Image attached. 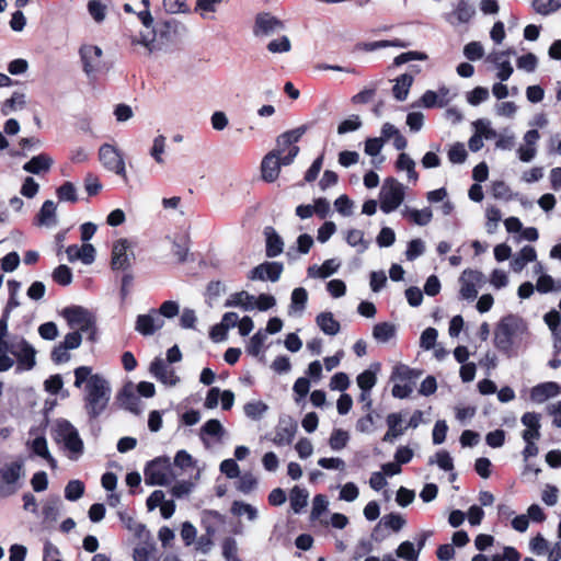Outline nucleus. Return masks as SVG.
I'll use <instances>...</instances> for the list:
<instances>
[{
	"instance_id": "obj_14",
	"label": "nucleus",
	"mask_w": 561,
	"mask_h": 561,
	"mask_svg": "<svg viewBox=\"0 0 561 561\" xmlns=\"http://www.w3.org/2000/svg\"><path fill=\"white\" fill-rule=\"evenodd\" d=\"M297 432V423L290 417L280 419L272 442L277 446L290 445Z\"/></svg>"
},
{
	"instance_id": "obj_51",
	"label": "nucleus",
	"mask_w": 561,
	"mask_h": 561,
	"mask_svg": "<svg viewBox=\"0 0 561 561\" xmlns=\"http://www.w3.org/2000/svg\"><path fill=\"white\" fill-rule=\"evenodd\" d=\"M376 374L369 369L364 370L357 376V385L364 392H370L371 388L376 385Z\"/></svg>"
},
{
	"instance_id": "obj_12",
	"label": "nucleus",
	"mask_w": 561,
	"mask_h": 561,
	"mask_svg": "<svg viewBox=\"0 0 561 561\" xmlns=\"http://www.w3.org/2000/svg\"><path fill=\"white\" fill-rule=\"evenodd\" d=\"M284 265L280 262H264L259 264L249 274V278L254 280H271L277 282L283 273Z\"/></svg>"
},
{
	"instance_id": "obj_24",
	"label": "nucleus",
	"mask_w": 561,
	"mask_h": 561,
	"mask_svg": "<svg viewBox=\"0 0 561 561\" xmlns=\"http://www.w3.org/2000/svg\"><path fill=\"white\" fill-rule=\"evenodd\" d=\"M422 375V370L410 368L405 364H397L393 367L391 379L404 381L405 383L413 385L414 381Z\"/></svg>"
},
{
	"instance_id": "obj_43",
	"label": "nucleus",
	"mask_w": 561,
	"mask_h": 561,
	"mask_svg": "<svg viewBox=\"0 0 561 561\" xmlns=\"http://www.w3.org/2000/svg\"><path fill=\"white\" fill-rule=\"evenodd\" d=\"M265 339L266 335L262 331H257L250 337L247 345V352L252 356H257L263 350Z\"/></svg>"
},
{
	"instance_id": "obj_33",
	"label": "nucleus",
	"mask_w": 561,
	"mask_h": 561,
	"mask_svg": "<svg viewBox=\"0 0 561 561\" xmlns=\"http://www.w3.org/2000/svg\"><path fill=\"white\" fill-rule=\"evenodd\" d=\"M396 335V327L390 322H380L374 325L373 336L379 342H388Z\"/></svg>"
},
{
	"instance_id": "obj_60",
	"label": "nucleus",
	"mask_w": 561,
	"mask_h": 561,
	"mask_svg": "<svg viewBox=\"0 0 561 561\" xmlns=\"http://www.w3.org/2000/svg\"><path fill=\"white\" fill-rule=\"evenodd\" d=\"M468 157L463 144L456 142L448 151V159L453 163H463Z\"/></svg>"
},
{
	"instance_id": "obj_45",
	"label": "nucleus",
	"mask_w": 561,
	"mask_h": 561,
	"mask_svg": "<svg viewBox=\"0 0 561 561\" xmlns=\"http://www.w3.org/2000/svg\"><path fill=\"white\" fill-rule=\"evenodd\" d=\"M53 279L61 286H68L72 282V272L67 265H59L53 272Z\"/></svg>"
},
{
	"instance_id": "obj_13",
	"label": "nucleus",
	"mask_w": 561,
	"mask_h": 561,
	"mask_svg": "<svg viewBox=\"0 0 561 561\" xmlns=\"http://www.w3.org/2000/svg\"><path fill=\"white\" fill-rule=\"evenodd\" d=\"M128 241L126 239L117 240L112 249L111 267L113 271L126 272L130 268V260L127 254Z\"/></svg>"
},
{
	"instance_id": "obj_55",
	"label": "nucleus",
	"mask_w": 561,
	"mask_h": 561,
	"mask_svg": "<svg viewBox=\"0 0 561 561\" xmlns=\"http://www.w3.org/2000/svg\"><path fill=\"white\" fill-rule=\"evenodd\" d=\"M308 300V293L304 287H297L291 293V307L296 310H304Z\"/></svg>"
},
{
	"instance_id": "obj_30",
	"label": "nucleus",
	"mask_w": 561,
	"mask_h": 561,
	"mask_svg": "<svg viewBox=\"0 0 561 561\" xmlns=\"http://www.w3.org/2000/svg\"><path fill=\"white\" fill-rule=\"evenodd\" d=\"M514 51L512 49H508L506 51H500L494 54V57L492 58V61L499 65V71L496 77L501 81H506L513 73V67L508 60L500 61L502 57L508 56L513 54Z\"/></svg>"
},
{
	"instance_id": "obj_4",
	"label": "nucleus",
	"mask_w": 561,
	"mask_h": 561,
	"mask_svg": "<svg viewBox=\"0 0 561 561\" xmlns=\"http://www.w3.org/2000/svg\"><path fill=\"white\" fill-rule=\"evenodd\" d=\"M380 209L386 213H392L404 201V186L394 178H387L379 194Z\"/></svg>"
},
{
	"instance_id": "obj_44",
	"label": "nucleus",
	"mask_w": 561,
	"mask_h": 561,
	"mask_svg": "<svg viewBox=\"0 0 561 561\" xmlns=\"http://www.w3.org/2000/svg\"><path fill=\"white\" fill-rule=\"evenodd\" d=\"M57 196L60 201L77 203L78 196L73 183L67 181L57 188Z\"/></svg>"
},
{
	"instance_id": "obj_61",
	"label": "nucleus",
	"mask_w": 561,
	"mask_h": 561,
	"mask_svg": "<svg viewBox=\"0 0 561 561\" xmlns=\"http://www.w3.org/2000/svg\"><path fill=\"white\" fill-rule=\"evenodd\" d=\"M538 64V59L535 54L527 53L517 58V67L527 72H533L536 70Z\"/></svg>"
},
{
	"instance_id": "obj_18",
	"label": "nucleus",
	"mask_w": 561,
	"mask_h": 561,
	"mask_svg": "<svg viewBox=\"0 0 561 561\" xmlns=\"http://www.w3.org/2000/svg\"><path fill=\"white\" fill-rule=\"evenodd\" d=\"M282 28H284V23L271 13H259L255 18L254 33L256 35H270Z\"/></svg>"
},
{
	"instance_id": "obj_25",
	"label": "nucleus",
	"mask_w": 561,
	"mask_h": 561,
	"mask_svg": "<svg viewBox=\"0 0 561 561\" xmlns=\"http://www.w3.org/2000/svg\"><path fill=\"white\" fill-rule=\"evenodd\" d=\"M316 322L324 334L335 335L340 332V322L334 319L333 313L330 311L319 313Z\"/></svg>"
},
{
	"instance_id": "obj_50",
	"label": "nucleus",
	"mask_w": 561,
	"mask_h": 561,
	"mask_svg": "<svg viewBox=\"0 0 561 561\" xmlns=\"http://www.w3.org/2000/svg\"><path fill=\"white\" fill-rule=\"evenodd\" d=\"M421 102L423 106L427 108L433 107H444L447 105L448 100H443L438 98V94L435 91L427 90L421 98Z\"/></svg>"
},
{
	"instance_id": "obj_64",
	"label": "nucleus",
	"mask_w": 561,
	"mask_h": 561,
	"mask_svg": "<svg viewBox=\"0 0 561 561\" xmlns=\"http://www.w3.org/2000/svg\"><path fill=\"white\" fill-rule=\"evenodd\" d=\"M362 126V122L358 115H352L350 118L342 121L337 126V133L340 135L355 131Z\"/></svg>"
},
{
	"instance_id": "obj_52",
	"label": "nucleus",
	"mask_w": 561,
	"mask_h": 561,
	"mask_svg": "<svg viewBox=\"0 0 561 561\" xmlns=\"http://www.w3.org/2000/svg\"><path fill=\"white\" fill-rule=\"evenodd\" d=\"M266 410L267 405L262 401H252L244 405L245 415L252 420L261 419Z\"/></svg>"
},
{
	"instance_id": "obj_8",
	"label": "nucleus",
	"mask_w": 561,
	"mask_h": 561,
	"mask_svg": "<svg viewBox=\"0 0 561 561\" xmlns=\"http://www.w3.org/2000/svg\"><path fill=\"white\" fill-rule=\"evenodd\" d=\"M484 275L482 272L478 270L467 268L465 270L460 277V290L459 295L462 299L473 300L478 296V286H481L483 283Z\"/></svg>"
},
{
	"instance_id": "obj_17",
	"label": "nucleus",
	"mask_w": 561,
	"mask_h": 561,
	"mask_svg": "<svg viewBox=\"0 0 561 561\" xmlns=\"http://www.w3.org/2000/svg\"><path fill=\"white\" fill-rule=\"evenodd\" d=\"M279 153H280L279 150L271 151L262 160V163H261L262 179L267 183L274 182L279 175V171H280Z\"/></svg>"
},
{
	"instance_id": "obj_26",
	"label": "nucleus",
	"mask_w": 561,
	"mask_h": 561,
	"mask_svg": "<svg viewBox=\"0 0 561 561\" xmlns=\"http://www.w3.org/2000/svg\"><path fill=\"white\" fill-rule=\"evenodd\" d=\"M266 234V256L275 257L283 252L284 242L272 227L265 229Z\"/></svg>"
},
{
	"instance_id": "obj_9",
	"label": "nucleus",
	"mask_w": 561,
	"mask_h": 561,
	"mask_svg": "<svg viewBox=\"0 0 561 561\" xmlns=\"http://www.w3.org/2000/svg\"><path fill=\"white\" fill-rule=\"evenodd\" d=\"M99 158L107 170L125 176V162L115 147L108 144L102 145L99 150Z\"/></svg>"
},
{
	"instance_id": "obj_2",
	"label": "nucleus",
	"mask_w": 561,
	"mask_h": 561,
	"mask_svg": "<svg viewBox=\"0 0 561 561\" xmlns=\"http://www.w3.org/2000/svg\"><path fill=\"white\" fill-rule=\"evenodd\" d=\"M185 31V25L175 19L159 21L152 27V38L149 39L145 36L138 38L137 36H133L130 44L144 45L149 51H152L156 48H160L162 45L176 41Z\"/></svg>"
},
{
	"instance_id": "obj_1",
	"label": "nucleus",
	"mask_w": 561,
	"mask_h": 561,
	"mask_svg": "<svg viewBox=\"0 0 561 561\" xmlns=\"http://www.w3.org/2000/svg\"><path fill=\"white\" fill-rule=\"evenodd\" d=\"M85 383L84 408L91 420L98 419L106 409L111 389L108 382L99 374H92L90 366H79L75 369V387Z\"/></svg>"
},
{
	"instance_id": "obj_57",
	"label": "nucleus",
	"mask_w": 561,
	"mask_h": 561,
	"mask_svg": "<svg viewBox=\"0 0 561 561\" xmlns=\"http://www.w3.org/2000/svg\"><path fill=\"white\" fill-rule=\"evenodd\" d=\"M489 99V90L483 87H476L473 90L467 93V101L471 105H479L480 103Z\"/></svg>"
},
{
	"instance_id": "obj_37",
	"label": "nucleus",
	"mask_w": 561,
	"mask_h": 561,
	"mask_svg": "<svg viewBox=\"0 0 561 561\" xmlns=\"http://www.w3.org/2000/svg\"><path fill=\"white\" fill-rule=\"evenodd\" d=\"M56 205L53 201H45L37 214V220L41 225H49L50 220L55 218Z\"/></svg>"
},
{
	"instance_id": "obj_28",
	"label": "nucleus",
	"mask_w": 561,
	"mask_h": 561,
	"mask_svg": "<svg viewBox=\"0 0 561 561\" xmlns=\"http://www.w3.org/2000/svg\"><path fill=\"white\" fill-rule=\"evenodd\" d=\"M117 400L122 407L126 410L138 414L139 413V398L133 392V390L125 386L117 394Z\"/></svg>"
},
{
	"instance_id": "obj_40",
	"label": "nucleus",
	"mask_w": 561,
	"mask_h": 561,
	"mask_svg": "<svg viewBox=\"0 0 561 561\" xmlns=\"http://www.w3.org/2000/svg\"><path fill=\"white\" fill-rule=\"evenodd\" d=\"M350 439L348 433L344 430H334L330 436L329 444L333 450L343 449Z\"/></svg>"
},
{
	"instance_id": "obj_32",
	"label": "nucleus",
	"mask_w": 561,
	"mask_h": 561,
	"mask_svg": "<svg viewBox=\"0 0 561 561\" xmlns=\"http://www.w3.org/2000/svg\"><path fill=\"white\" fill-rule=\"evenodd\" d=\"M308 492L305 489L295 485L289 493L290 507L295 513L300 511L307 505Z\"/></svg>"
},
{
	"instance_id": "obj_46",
	"label": "nucleus",
	"mask_w": 561,
	"mask_h": 561,
	"mask_svg": "<svg viewBox=\"0 0 561 561\" xmlns=\"http://www.w3.org/2000/svg\"><path fill=\"white\" fill-rule=\"evenodd\" d=\"M32 449H33L34 454L46 459L50 463L55 462V459L51 457V455L48 450L47 442H46L45 437H43V436L36 437L32 443Z\"/></svg>"
},
{
	"instance_id": "obj_58",
	"label": "nucleus",
	"mask_w": 561,
	"mask_h": 561,
	"mask_svg": "<svg viewBox=\"0 0 561 561\" xmlns=\"http://www.w3.org/2000/svg\"><path fill=\"white\" fill-rule=\"evenodd\" d=\"M328 508V500L323 494H317L312 501L311 519L319 518Z\"/></svg>"
},
{
	"instance_id": "obj_6",
	"label": "nucleus",
	"mask_w": 561,
	"mask_h": 561,
	"mask_svg": "<svg viewBox=\"0 0 561 561\" xmlns=\"http://www.w3.org/2000/svg\"><path fill=\"white\" fill-rule=\"evenodd\" d=\"M171 473V463L168 457H157L149 461L145 468V482L148 485H167Z\"/></svg>"
},
{
	"instance_id": "obj_35",
	"label": "nucleus",
	"mask_w": 561,
	"mask_h": 561,
	"mask_svg": "<svg viewBox=\"0 0 561 561\" xmlns=\"http://www.w3.org/2000/svg\"><path fill=\"white\" fill-rule=\"evenodd\" d=\"M306 133V127L300 126L298 128L288 130L283 133L277 138V144L279 146H295L296 142L300 140L302 135Z\"/></svg>"
},
{
	"instance_id": "obj_27",
	"label": "nucleus",
	"mask_w": 561,
	"mask_h": 561,
	"mask_svg": "<svg viewBox=\"0 0 561 561\" xmlns=\"http://www.w3.org/2000/svg\"><path fill=\"white\" fill-rule=\"evenodd\" d=\"M340 267V263H336L334 259L325 260L321 266L312 265L308 267V276L328 278L334 274Z\"/></svg>"
},
{
	"instance_id": "obj_36",
	"label": "nucleus",
	"mask_w": 561,
	"mask_h": 561,
	"mask_svg": "<svg viewBox=\"0 0 561 561\" xmlns=\"http://www.w3.org/2000/svg\"><path fill=\"white\" fill-rule=\"evenodd\" d=\"M84 483L80 480H70L65 488V497L68 501H77L84 493Z\"/></svg>"
},
{
	"instance_id": "obj_16",
	"label": "nucleus",
	"mask_w": 561,
	"mask_h": 561,
	"mask_svg": "<svg viewBox=\"0 0 561 561\" xmlns=\"http://www.w3.org/2000/svg\"><path fill=\"white\" fill-rule=\"evenodd\" d=\"M23 476V462L12 461L10 463H5L0 469V479L1 481L9 486V494H12L16 491V482L22 478Z\"/></svg>"
},
{
	"instance_id": "obj_11",
	"label": "nucleus",
	"mask_w": 561,
	"mask_h": 561,
	"mask_svg": "<svg viewBox=\"0 0 561 561\" xmlns=\"http://www.w3.org/2000/svg\"><path fill=\"white\" fill-rule=\"evenodd\" d=\"M83 71L90 76L99 70L102 49L96 45H82L79 49Z\"/></svg>"
},
{
	"instance_id": "obj_34",
	"label": "nucleus",
	"mask_w": 561,
	"mask_h": 561,
	"mask_svg": "<svg viewBox=\"0 0 561 561\" xmlns=\"http://www.w3.org/2000/svg\"><path fill=\"white\" fill-rule=\"evenodd\" d=\"M25 95L21 92H13L12 96L7 99L1 105V114L3 116L9 115L11 112L15 111L16 107H24L25 105Z\"/></svg>"
},
{
	"instance_id": "obj_10",
	"label": "nucleus",
	"mask_w": 561,
	"mask_h": 561,
	"mask_svg": "<svg viewBox=\"0 0 561 561\" xmlns=\"http://www.w3.org/2000/svg\"><path fill=\"white\" fill-rule=\"evenodd\" d=\"M11 354L15 356L20 370H31L36 365V351L24 337H21L16 342Z\"/></svg>"
},
{
	"instance_id": "obj_15",
	"label": "nucleus",
	"mask_w": 561,
	"mask_h": 561,
	"mask_svg": "<svg viewBox=\"0 0 561 561\" xmlns=\"http://www.w3.org/2000/svg\"><path fill=\"white\" fill-rule=\"evenodd\" d=\"M163 324L164 321L157 314V310L152 309L150 313L137 317L135 329L144 336H148L161 329Z\"/></svg>"
},
{
	"instance_id": "obj_41",
	"label": "nucleus",
	"mask_w": 561,
	"mask_h": 561,
	"mask_svg": "<svg viewBox=\"0 0 561 561\" xmlns=\"http://www.w3.org/2000/svg\"><path fill=\"white\" fill-rule=\"evenodd\" d=\"M409 218L419 226H426L433 218V213L430 207H425L421 210L412 209L409 211Z\"/></svg>"
},
{
	"instance_id": "obj_23",
	"label": "nucleus",
	"mask_w": 561,
	"mask_h": 561,
	"mask_svg": "<svg viewBox=\"0 0 561 561\" xmlns=\"http://www.w3.org/2000/svg\"><path fill=\"white\" fill-rule=\"evenodd\" d=\"M536 259H537V253H536L535 248L531 245H525L522 248L518 255H516L511 261V267L515 273H519L525 268V266L528 263L536 261Z\"/></svg>"
},
{
	"instance_id": "obj_20",
	"label": "nucleus",
	"mask_w": 561,
	"mask_h": 561,
	"mask_svg": "<svg viewBox=\"0 0 561 561\" xmlns=\"http://www.w3.org/2000/svg\"><path fill=\"white\" fill-rule=\"evenodd\" d=\"M561 392V387L553 381H547L533 387L530 398L534 402L541 403Z\"/></svg>"
},
{
	"instance_id": "obj_38",
	"label": "nucleus",
	"mask_w": 561,
	"mask_h": 561,
	"mask_svg": "<svg viewBox=\"0 0 561 561\" xmlns=\"http://www.w3.org/2000/svg\"><path fill=\"white\" fill-rule=\"evenodd\" d=\"M42 514L45 522H55L59 515V499L47 500L43 505Z\"/></svg>"
},
{
	"instance_id": "obj_62",
	"label": "nucleus",
	"mask_w": 561,
	"mask_h": 561,
	"mask_svg": "<svg viewBox=\"0 0 561 561\" xmlns=\"http://www.w3.org/2000/svg\"><path fill=\"white\" fill-rule=\"evenodd\" d=\"M491 192L494 198L511 199V188L504 181H494L491 186Z\"/></svg>"
},
{
	"instance_id": "obj_21",
	"label": "nucleus",
	"mask_w": 561,
	"mask_h": 561,
	"mask_svg": "<svg viewBox=\"0 0 561 561\" xmlns=\"http://www.w3.org/2000/svg\"><path fill=\"white\" fill-rule=\"evenodd\" d=\"M53 163L54 160L50 156L39 153L31 158V160L23 165V170L32 174H41L42 172L49 171Z\"/></svg>"
},
{
	"instance_id": "obj_56",
	"label": "nucleus",
	"mask_w": 561,
	"mask_h": 561,
	"mask_svg": "<svg viewBox=\"0 0 561 561\" xmlns=\"http://www.w3.org/2000/svg\"><path fill=\"white\" fill-rule=\"evenodd\" d=\"M425 251V244L421 239H413L409 242L405 251L408 261H414L416 257L422 255Z\"/></svg>"
},
{
	"instance_id": "obj_39",
	"label": "nucleus",
	"mask_w": 561,
	"mask_h": 561,
	"mask_svg": "<svg viewBox=\"0 0 561 561\" xmlns=\"http://www.w3.org/2000/svg\"><path fill=\"white\" fill-rule=\"evenodd\" d=\"M396 553L399 558L407 561H416L419 558V550H415L411 541H403L399 545Z\"/></svg>"
},
{
	"instance_id": "obj_31",
	"label": "nucleus",
	"mask_w": 561,
	"mask_h": 561,
	"mask_svg": "<svg viewBox=\"0 0 561 561\" xmlns=\"http://www.w3.org/2000/svg\"><path fill=\"white\" fill-rule=\"evenodd\" d=\"M254 297L250 295L248 291H239L234 293L230 296L229 299L226 300L225 307H242L245 310L252 309V300Z\"/></svg>"
},
{
	"instance_id": "obj_5",
	"label": "nucleus",
	"mask_w": 561,
	"mask_h": 561,
	"mask_svg": "<svg viewBox=\"0 0 561 561\" xmlns=\"http://www.w3.org/2000/svg\"><path fill=\"white\" fill-rule=\"evenodd\" d=\"M54 438L57 442H64L65 447L77 456L83 453V442L79 436L77 428L67 420L57 421L53 428Z\"/></svg>"
},
{
	"instance_id": "obj_63",
	"label": "nucleus",
	"mask_w": 561,
	"mask_h": 561,
	"mask_svg": "<svg viewBox=\"0 0 561 561\" xmlns=\"http://www.w3.org/2000/svg\"><path fill=\"white\" fill-rule=\"evenodd\" d=\"M68 351L69 348L66 347L62 342H60L58 345L54 346L50 353V359L57 365L66 363L70 359V354Z\"/></svg>"
},
{
	"instance_id": "obj_29",
	"label": "nucleus",
	"mask_w": 561,
	"mask_h": 561,
	"mask_svg": "<svg viewBox=\"0 0 561 561\" xmlns=\"http://www.w3.org/2000/svg\"><path fill=\"white\" fill-rule=\"evenodd\" d=\"M413 83V77L409 73H403L397 78L396 84L392 88L393 96L398 101H404L409 94V90Z\"/></svg>"
},
{
	"instance_id": "obj_54",
	"label": "nucleus",
	"mask_w": 561,
	"mask_h": 561,
	"mask_svg": "<svg viewBox=\"0 0 561 561\" xmlns=\"http://www.w3.org/2000/svg\"><path fill=\"white\" fill-rule=\"evenodd\" d=\"M437 336L438 332L435 328L425 329L420 337V346L426 351L433 348L435 346Z\"/></svg>"
},
{
	"instance_id": "obj_19",
	"label": "nucleus",
	"mask_w": 561,
	"mask_h": 561,
	"mask_svg": "<svg viewBox=\"0 0 561 561\" xmlns=\"http://www.w3.org/2000/svg\"><path fill=\"white\" fill-rule=\"evenodd\" d=\"M150 373L161 382L174 386L179 382V377L173 369H169L164 360L156 357L149 368Z\"/></svg>"
},
{
	"instance_id": "obj_59",
	"label": "nucleus",
	"mask_w": 561,
	"mask_h": 561,
	"mask_svg": "<svg viewBox=\"0 0 561 561\" xmlns=\"http://www.w3.org/2000/svg\"><path fill=\"white\" fill-rule=\"evenodd\" d=\"M88 11L98 23L105 19L106 7L100 0H90Z\"/></svg>"
},
{
	"instance_id": "obj_47",
	"label": "nucleus",
	"mask_w": 561,
	"mask_h": 561,
	"mask_svg": "<svg viewBox=\"0 0 561 561\" xmlns=\"http://www.w3.org/2000/svg\"><path fill=\"white\" fill-rule=\"evenodd\" d=\"M231 513L237 516H240L244 513L250 520H254L257 517L256 508L241 501H234L232 503Z\"/></svg>"
},
{
	"instance_id": "obj_48",
	"label": "nucleus",
	"mask_w": 561,
	"mask_h": 561,
	"mask_svg": "<svg viewBox=\"0 0 561 561\" xmlns=\"http://www.w3.org/2000/svg\"><path fill=\"white\" fill-rule=\"evenodd\" d=\"M238 478L237 489L244 494L250 493L257 485V480L251 472H244L242 476L239 474Z\"/></svg>"
},
{
	"instance_id": "obj_42",
	"label": "nucleus",
	"mask_w": 561,
	"mask_h": 561,
	"mask_svg": "<svg viewBox=\"0 0 561 561\" xmlns=\"http://www.w3.org/2000/svg\"><path fill=\"white\" fill-rule=\"evenodd\" d=\"M536 289L541 294L561 291V283L554 286V279L550 275L543 274L537 279Z\"/></svg>"
},
{
	"instance_id": "obj_22",
	"label": "nucleus",
	"mask_w": 561,
	"mask_h": 561,
	"mask_svg": "<svg viewBox=\"0 0 561 561\" xmlns=\"http://www.w3.org/2000/svg\"><path fill=\"white\" fill-rule=\"evenodd\" d=\"M388 431L386 432L382 440L383 442H392L394 438L403 435V433L408 430V426H402V416L400 413H390L386 419Z\"/></svg>"
},
{
	"instance_id": "obj_49",
	"label": "nucleus",
	"mask_w": 561,
	"mask_h": 561,
	"mask_svg": "<svg viewBox=\"0 0 561 561\" xmlns=\"http://www.w3.org/2000/svg\"><path fill=\"white\" fill-rule=\"evenodd\" d=\"M380 524L397 533L405 525V519L398 513H390L380 519Z\"/></svg>"
},
{
	"instance_id": "obj_53",
	"label": "nucleus",
	"mask_w": 561,
	"mask_h": 561,
	"mask_svg": "<svg viewBox=\"0 0 561 561\" xmlns=\"http://www.w3.org/2000/svg\"><path fill=\"white\" fill-rule=\"evenodd\" d=\"M463 55L471 61L479 60L484 55L483 46L480 42H470L465 46Z\"/></svg>"
},
{
	"instance_id": "obj_7",
	"label": "nucleus",
	"mask_w": 561,
	"mask_h": 561,
	"mask_svg": "<svg viewBox=\"0 0 561 561\" xmlns=\"http://www.w3.org/2000/svg\"><path fill=\"white\" fill-rule=\"evenodd\" d=\"M61 316L71 329L82 332L89 331L94 324L90 312L81 306L66 307L62 309Z\"/></svg>"
},
{
	"instance_id": "obj_3",
	"label": "nucleus",
	"mask_w": 561,
	"mask_h": 561,
	"mask_svg": "<svg viewBox=\"0 0 561 561\" xmlns=\"http://www.w3.org/2000/svg\"><path fill=\"white\" fill-rule=\"evenodd\" d=\"M518 329V320L515 316L508 314L503 317L496 325L494 332V345L495 347L510 355L513 350V336Z\"/></svg>"
}]
</instances>
